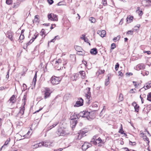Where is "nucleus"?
I'll use <instances>...</instances> for the list:
<instances>
[{
    "label": "nucleus",
    "instance_id": "nucleus-1",
    "mask_svg": "<svg viewBox=\"0 0 151 151\" xmlns=\"http://www.w3.org/2000/svg\"><path fill=\"white\" fill-rule=\"evenodd\" d=\"M57 134L59 136H65L69 134L67 131L62 128H60L58 129Z\"/></svg>",
    "mask_w": 151,
    "mask_h": 151
},
{
    "label": "nucleus",
    "instance_id": "nucleus-2",
    "mask_svg": "<svg viewBox=\"0 0 151 151\" xmlns=\"http://www.w3.org/2000/svg\"><path fill=\"white\" fill-rule=\"evenodd\" d=\"M26 98V96L25 95H24L23 99H22V101L23 102V104H22V107H20V110L19 111V112L18 115V116L19 115V114H21V115L22 116L24 114V111L25 110V107L24 106L25 104V100Z\"/></svg>",
    "mask_w": 151,
    "mask_h": 151
},
{
    "label": "nucleus",
    "instance_id": "nucleus-3",
    "mask_svg": "<svg viewBox=\"0 0 151 151\" xmlns=\"http://www.w3.org/2000/svg\"><path fill=\"white\" fill-rule=\"evenodd\" d=\"M61 80V79L60 78L56 77L55 76H52L50 80L51 83L53 85H55L58 84Z\"/></svg>",
    "mask_w": 151,
    "mask_h": 151
},
{
    "label": "nucleus",
    "instance_id": "nucleus-4",
    "mask_svg": "<svg viewBox=\"0 0 151 151\" xmlns=\"http://www.w3.org/2000/svg\"><path fill=\"white\" fill-rule=\"evenodd\" d=\"M90 89V88H88L85 90V96L88 99V102H90L89 99L91 97Z\"/></svg>",
    "mask_w": 151,
    "mask_h": 151
},
{
    "label": "nucleus",
    "instance_id": "nucleus-5",
    "mask_svg": "<svg viewBox=\"0 0 151 151\" xmlns=\"http://www.w3.org/2000/svg\"><path fill=\"white\" fill-rule=\"evenodd\" d=\"M87 132V130H86L85 129L81 130L80 131V132L78 133V139H81L82 137L86 136V134Z\"/></svg>",
    "mask_w": 151,
    "mask_h": 151
},
{
    "label": "nucleus",
    "instance_id": "nucleus-6",
    "mask_svg": "<svg viewBox=\"0 0 151 151\" xmlns=\"http://www.w3.org/2000/svg\"><path fill=\"white\" fill-rule=\"evenodd\" d=\"M70 120L71 126L72 128H74L77 123L76 118H72Z\"/></svg>",
    "mask_w": 151,
    "mask_h": 151
},
{
    "label": "nucleus",
    "instance_id": "nucleus-7",
    "mask_svg": "<svg viewBox=\"0 0 151 151\" xmlns=\"http://www.w3.org/2000/svg\"><path fill=\"white\" fill-rule=\"evenodd\" d=\"M6 37L9 38L11 41H13L14 40L12 38V36L13 35V33L10 31L7 32L6 34Z\"/></svg>",
    "mask_w": 151,
    "mask_h": 151
},
{
    "label": "nucleus",
    "instance_id": "nucleus-8",
    "mask_svg": "<svg viewBox=\"0 0 151 151\" xmlns=\"http://www.w3.org/2000/svg\"><path fill=\"white\" fill-rule=\"evenodd\" d=\"M83 100L82 98H80L78 101H76L75 104L74 105V107H79L83 105Z\"/></svg>",
    "mask_w": 151,
    "mask_h": 151
},
{
    "label": "nucleus",
    "instance_id": "nucleus-9",
    "mask_svg": "<svg viewBox=\"0 0 151 151\" xmlns=\"http://www.w3.org/2000/svg\"><path fill=\"white\" fill-rule=\"evenodd\" d=\"M75 48L76 51H77L78 52H82V53L79 54V55H83L85 53L84 51L83 50L81 51V50H82L81 47L78 46H75Z\"/></svg>",
    "mask_w": 151,
    "mask_h": 151
},
{
    "label": "nucleus",
    "instance_id": "nucleus-10",
    "mask_svg": "<svg viewBox=\"0 0 151 151\" xmlns=\"http://www.w3.org/2000/svg\"><path fill=\"white\" fill-rule=\"evenodd\" d=\"M50 89L48 88H46L44 91V98L46 99L49 97L50 96Z\"/></svg>",
    "mask_w": 151,
    "mask_h": 151
},
{
    "label": "nucleus",
    "instance_id": "nucleus-11",
    "mask_svg": "<svg viewBox=\"0 0 151 151\" xmlns=\"http://www.w3.org/2000/svg\"><path fill=\"white\" fill-rule=\"evenodd\" d=\"M142 4L145 6H150L151 3V0H143L142 2Z\"/></svg>",
    "mask_w": 151,
    "mask_h": 151
},
{
    "label": "nucleus",
    "instance_id": "nucleus-12",
    "mask_svg": "<svg viewBox=\"0 0 151 151\" xmlns=\"http://www.w3.org/2000/svg\"><path fill=\"white\" fill-rule=\"evenodd\" d=\"M79 74L78 73H74L70 77V79L72 81H76L77 78L79 77Z\"/></svg>",
    "mask_w": 151,
    "mask_h": 151
},
{
    "label": "nucleus",
    "instance_id": "nucleus-13",
    "mask_svg": "<svg viewBox=\"0 0 151 151\" xmlns=\"http://www.w3.org/2000/svg\"><path fill=\"white\" fill-rule=\"evenodd\" d=\"M97 110H94L93 111H92L91 112H89L87 111H85L84 114V117L86 118L87 119H88L90 118L89 115L91 114L92 112L93 111H96Z\"/></svg>",
    "mask_w": 151,
    "mask_h": 151
},
{
    "label": "nucleus",
    "instance_id": "nucleus-14",
    "mask_svg": "<svg viewBox=\"0 0 151 151\" xmlns=\"http://www.w3.org/2000/svg\"><path fill=\"white\" fill-rule=\"evenodd\" d=\"M97 33L102 37H104L106 34V32L105 30H98Z\"/></svg>",
    "mask_w": 151,
    "mask_h": 151
},
{
    "label": "nucleus",
    "instance_id": "nucleus-15",
    "mask_svg": "<svg viewBox=\"0 0 151 151\" xmlns=\"http://www.w3.org/2000/svg\"><path fill=\"white\" fill-rule=\"evenodd\" d=\"M90 52L92 55H96L97 53L98 52L96 48H94L91 50Z\"/></svg>",
    "mask_w": 151,
    "mask_h": 151
},
{
    "label": "nucleus",
    "instance_id": "nucleus-16",
    "mask_svg": "<svg viewBox=\"0 0 151 151\" xmlns=\"http://www.w3.org/2000/svg\"><path fill=\"white\" fill-rule=\"evenodd\" d=\"M137 68H139V70L143 69L145 68V65L143 63L139 64L137 66Z\"/></svg>",
    "mask_w": 151,
    "mask_h": 151
},
{
    "label": "nucleus",
    "instance_id": "nucleus-17",
    "mask_svg": "<svg viewBox=\"0 0 151 151\" xmlns=\"http://www.w3.org/2000/svg\"><path fill=\"white\" fill-rule=\"evenodd\" d=\"M133 16H128L127 18V23H130L132 21Z\"/></svg>",
    "mask_w": 151,
    "mask_h": 151
},
{
    "label": "nucleus",
    "instance_id": "nucleus-18",
    "mask_svg": "<svg viewBox=\"0 0 151 151\" xmlns=\"http://www.w3.org/2000/svg\"><path fill=\"white\" fill-rule=\"evenodd\" d=\"M85 113V111H81L78 115H76V116L78 119H79V117H84V114Z\"/></svg>",
    "mask_w": 151,
    "mask_h": 151
},
{
    "label": "nucleus",
    "instance_id": "nucleus-19",
    "mask_svg": "<svg viewBox=\"0 0 151 151\" xmlns=\"http://www.w3.org/2000/svg\"><path fill=\"white\" fill-rule=\"evenodd\" d=\"M141 134L142 135V137L143 139L145 140H146L147 142V143H149V139L148 138H147L146 136L144 135V133H141Z\"/></svg>",
    "mask_w": 151,
    "mask_h": 151
},
{
    "label": "nucleus",
    "instance_id": "nucleus-20",
    "mask_svg": "<svg viewBox=\"0 0 151 151\" xmlns=\"http://www.w3.org/2000/svg\"><path fill=\"white\" fill-rule=\"evenodd\" d=\"M82 149L83 150H86L89 147L88 145H87L86 142H85L84 144L82 146Z\"/></svg>",
    "mask_w": 151,
    "mask_h": 151
},
{
    "label": "nucleus",
    "instance_id": "nucleus-21",
    "mask_svg": "<svg viewBox=\"0 0 151 151\" xmlns=\"http://www.w3.org/2000/svg\"><path fill=\"white\" fill-rule=\"evenodd\" d=\"M62 60L60 59H59L57 60L56 61V66L58 65H60L62 64Z\"/></svg>",
    "mask_w": 151,
    "mask_h": 151
},
{
    "label": "nucleus",
    "instance_id": "nucleus-22",
    "mask_svg": "<svg viewBox=\"0 0 151 151\" xmlns=\"http://www.w3.org/2000/svg\"><path fill=\"white\" fill-rule=\"evenodd\" d=\"M37 72H36L35 75L34 76L33 79V83L34 84V85L35 86L36 84V82L37 81Z\"/></svg>",
    "mask_w": 151,
    "mask_h": 151
},
{
    "label": "nucleus",
    "instance_id": "nucleus-23",
    "mask_svg": "<svg viewBox=\"0 0 151 151\" xmlns=\"http://www.w3.org/2000/svg\"><path fill=\"white\" fill-rule=\"evenodd\" d=\"M139 7L137 8V9H138L137 10L136 12L140 16H141L143 14V13L141 10H139Z\"/></svg>",
    "mask_w": 151,
    "mask_h": 151
},
{
    "label": "nucleus",
    "instance_id": "nucleus-24",
    "mask_svg": "<svg viewBox=\"0 0 151 151\" xmlns=\"http://www.w3.org/2000/svg\"><path fill=\"white\" fill-rule=\"evenodd\" d=\"M52 18V21H57L58 20L57 16L56 14H53Z\"/></svg>",
    "mask_w": 151,
    "mask_h": 151
},
{
    "label": "nucleus",
    "instance_id": "nucleus-25",
    "mask_svg": "<svg viewBox=\"0 0 151 151\" xmlns=\"http://www.w3.org/2000/svg\"><path fill=\"white\" fill-rule=\"evenodd\" d=\"M82 36V37H81V38L82 40H83L85 42H88V38H86L85 35H83Z\"/></svg>",
    "mask_w": 151,
    "mask_h": 151
},
{
    "label": "nucleus",
    "instance_id": "nucleus-26",
    "mask_svg": "<svg viewBox=\"0 0 151 151\" xmlns=\"http://www.w3.org/2000/svg\"><path fill=\"white\" fill-rule=\"evenodd\" d=\"M79 73L81 75L83 78H85V73L84 71H80Z\"/></svg>",
    "mask_w": 151,
    "mask_h": 151
},
{
    "label": "nucleus",
    "instance_id": "nucleus-27",
    "mask_svg": "<svg viewBox=\"0 0 151 151\" xmlns=\"http://www.w3.org/2000/svg\"><path fill=\"white\" fill-rule=\"evenodd\" d=\"M39 16L38 15H35V19L34 21H33V23H34L35 22H39L38 21V17Z\"/></svg>",
    "mask_w": 151,
    "mask_h": 151
},
{
    "label": "nucleus",
    "instance_id": "nucleus-28",
    "mask_svg": "<svg viewBox=\"0 0 151 151\" xmlns=\"http://www.w3.org/2000/svg\"><path fill=\"white\" fill-rule=\"evenodd\" d=\"M34 41V39H31L26 44V48H27L28 45H30Z\"/></svg>",
    "mask_w": 151,
    "mask_h": 151
},
{
    "label": "nucleus",
    "instance_id": "nucleus-29",
    "mask_svg": "<svg viewBox=\"0 0 151 151\" xmlns=\"http://www.w3.org/2000/svg\"><path fill=\"white\" fill-rule=\"evenodd\" d=\"M52 13H50V14H48V18L49 19H50V20H51V21H52V15H53Z\"/></svg>",
    "mask_w": 151,
    "mask_h": 151
},
{
    "label": "nucleus",
    "instance_id": "nucleus-30",
    "mask_svg": "<svg viewBox=\"0 0 151 151\" xmlns=\"http://www.w3.org/2000/svg\"><path fill=\"white\" fill-rule=\"evenodd\" d=\"M96 141L98 142V144H99L100 143H101L102 144L104 143V142H103L100 137H99Z\"/></svg>",
    "mask_w": 151,
    "mask_h": 151
},
{
    "label": "nucleus",
    "instance_id": "nucleus-31",
    "mask_svg": "<svg viewBox=\"0 0 151 151\" xmlns=\"http://www.w3.org/2000/svg\"><path fill=\"white\" fill-rule=\"evenodd\" d=\"M45 144L44 145V146L46 147H49L51 146V143L48 142H45Z\"/></svg>",
    "mask_w": 151,
    "mask_h": 151
},
{
    "label": "nucleus",
    "instance_id": "nucleus-32",
    "mask_svg": "<svg viewBox=\"0 0 151 151\" xmlns=\"http://www.w3.org/2000/svg\"><path fill=\"white\" fill-rule=\"evenodd\" d=\"M58 37V39H60V37H59V36H58V35H57L56 36H55L54 37V38H53V39H52L50 41V42H49L48 43V44L49 45V43L50 42H54L55 40V39L57 38Z\"/></svg>",
    "mask_w": 151,
    "mask_h": 151
},
{
    "label": "nucleus",
    "instance_id": "nucleus-33",
    "mask_svg": "<svg viewBox=\"0 0 151 151\" xmlns=\"http://www.w3.org/2000/svg\"><path fill=\"white\" fill-rule=\"evenodd\" d=\"M147 99L149 101H151V92L148 93Z\"/></svg>",
    "mask_w": 151,
    "mask_h": 151
},
{
    "label": "nucleus",
    "instance_id": "nucleus-34",
    "mask_svg": "<svg viewBox=\"0 0 151 151\" xmlns=\"http://www.w3.org/2000/svg\"><path fill=\"white\" fill-rule=\"evenodd\" d=\"M14 95H13L12 96V97H11L9 99V101H10V102H12V103H14V101H13V100H14Z\"/></svg>",
    "mask_w": 151,
    "mask_h": 151
},
{
    "label": "nucleus",
    "instance_id": "nucleus-35",
    "mask_svg": "<svg viewBox=\"0 0 151 151\" xmlns=\"http://www.w3.org/2000/svg\"><path fill=\"white\" fill-rule=\"evenodd\" d=\"M109 77H108L107 79H106V81L105 83V86H107L109 83Z\"/></svg>",
    "mask_w": 151,
    "mask_h": 151
},
{
    "label": "nucleus",
    "instance_id": "nucleus-36",
    "mask_svg": "<svg viewBox=\"0 0 151 151\" xmlns=\"http://www.w3.org/2000/svg\"><path fill=\"white\" fill-rule=\"evenodd\" d=\"M119 99L120 101H122L123 100V96L122 94L120 93L119 96Z\"/></svg>",
    "mask_w": 151,
    "mask_h": 151
},
{
    "label": "nucleus",
    "instance_id": "nucleus-37",
    "mask_svg": "<svg viewBox=\"0 0 151 151\" xmlns=\"http://www.w3.org/2000/svg\"><path fill=\"white\" fill-rule=\"evenodd\" d=\"M40 35L42 36L43 35H46V34L45 35V30L44 29H42L41 30V31L40 32Z\"/></svg>",
    "mask_w": 151,
    "mask_h": 151
},
{
    "label": "nucleus",
    "instance_id": "nucleus-38",
    "mask_svg": "<svg viewBox=\"0 0 151 151\" xmlns=\"http://www.w3.org/2000/svg\"><path fill=\"white\" fill-rule=\"evenodd\" d=\"M124 131L123 130L122 125L121 124V128L119 130V132L121 134H123L124 133Z\"/></svg>",
    "mask_w": 151,
    "mask_h": 151
},
{
    "label": "nucleus",
    "instance_id": "nucleus-39",
    "mask_svg": "<svg viewBox=\"0 0 151 151\" xmlns=\"http://www.w3.org/2000/svg\"><path fill=\"white\" fill-rule=\"evenodd\" d=\"M89 20L91 21V22L92 23H95L96 21L95 19L93 17H90L89 18Z\"/></svg>",
    "mask_w": 151,
    "mask_h": 151
},
{
    "label": "nucleus",
    "instance_id": "nucleus-40",
    "mask_svg": "<svg viewBox=\"0 0 151 151\" xmlns=\"http://www.w3.org/2000/svg\"><path fill=\"white\" fill-rule=\"evenodd\" d=\"M147 85L146 86V87L147 88V89L151 87V81L149 82L148 83H147Z\"/></svg>",
    "mask_w": 151,
    "mask_h": 151
},
{
    "label": "nucleus",
    "instance_id": "nucleus-41",
    "mask_svg": "<svg viewBox=\"0 0 151 151\" xmlns=\"http://www.w3.org/2000/svg\"><path fill=\"white\" fill-rule=\"evenodd\" d=\"M116 47V45L115 44L113 43L111 44V49H114Z\"/></svg>",
    "mask_w": 151,
    "mask_h": 151
},
{
    "label": "nucleus",
    "instance_id": "nucleus-42",
    "mask_svg": "<svg viewBox=\"0 0 151 151\" xmlns=\"http://www.w3.org/2000/svg\"><path fill=\"white\" fill-rule=\"evenodd\" d=\"M12 0H6V3L8 5L11 4H12Z\"/></svg>",
    "mask_w": 151,
    "mask_h": 151
},
{
    "label": "nucleus",
    "instance_id": "nucleus-43",
    "mask_svg": "<svg viewBox=\"0 0 151 151\" xmlns=\"http://www.w3.org/2000/svg\"><path fill=\"white\" fill-rule=\"evenodd\" d=\"M133 30H131L129 31H128L127 33V34L128 35H132L133 34Z\"/></svg>",
    "mask_w": 151,
    "mask_h": 151
},
{
    "label": "nucleus",
    "instance_id": "nucleus-44",
    "mask_svg": "<svg viewBox=\"0 0 151 151\" xmlns=\"http://www.w3.org/2000/svg\"><path fill=\"white\" fill-rule=\"evenodd\" d=\"M38 144V146H39L40 147L42 146H44V145L45 144V143L44 142H40Z\"/></svg>",
    "mask_w": 151,
    "mask_h": 151
},
{
    "label": "nucleus",
    "instance_id": "nucleus-45",
    "mask_svg": "<svg viewBox=\"0 0 151 151\" xmlns=\"http://www.w3.org/2000/svg\"><path fill=\"white\" fill-rule=\"evenodd\" d=\"M119 65L118 63H117L115 66V69L116 71L118 70V68L119 67Z\"/></svg>",
    "mask_w": 151,
    "mask_h": 151
},
{
    "label": "nucleus",
    "instance_id": "nucleus-46",
    "mask_svg": "<svg viewBox=\"0 0 151 151\" xmlns=\"http://www.w3.org/2000/svg\"><path fill=\"white\" fill-rule=\"evenodd\" d=\"M24 38V34H21L19 37V39L21 40H23Z\"/></svg>",
    "mask_w": 151,
    "mask_h": 151
},
{
    "label": "nucleus",
    "instance_id": "nucleus-47",
    "mask_svg": "<svg viewBox=\"0 0 151 151\" xmlns=\"http://www.w3.org/2000/svg\"><path fill=\"white\" fill-rule=\"evenodd\" d=\"M139 106L137 105V106H135L134 108L135 109V111H136L137 112H138L139 111Z\"/></svg>",
    "mask_w": 151,
    "mask_h": 151
},
{
    "label": "nucleus",
    "instance_id": "nucleus-48",
    "mask_svg": "<svg viewBox=\"0 0 151 151\" xmlns=\"http://www.w3.org/2000/svg\"><path fill=\"white\" fill-rule=\"evenodd\" d=\"M120 36L119 35L117 37H114L113 39V40L114 41L117 40H119L120 39Z\"/></svg>",
    "mask_w": 151,
    "mask_h": 151
},
{
    "label": "nucleus",
    "instance_id": "nucleus-49",
    "mask_svg": "<svg viewBox=\"0 0 151 151\" xmlns=\"http://www.w3.org/2000/svg\"><path fill=\"white\" fill-rule=\"evenodd\" d=\"M58 124V123H56L55 124H54L50 126V128L49 129H48V130H49L51 129H52V128L55 127V126H56Z\"/></svg>",
    "mask_w": 151,
    "mask_h": 151
},
{
    "label": "nucleus",
    "instance_id": "nucleus-50",
    "mask_svg": "<svg viewBox=\"0 0 151 151\" xmlns=\"http://www.w3.org/2000/svg\"><path fill=\"white\" fill-rule=\"evenodd\" d=\"M47 1L50 5L52 4L54 2L53 0H47Z\"/></svg>",
    "mask_w": 151,
    "mask_h": 151
},
{
    "label": "nucleus",
    "instance_id": "nucleus-51",
    "mask_svg": "<svg viewBox=\"0 0 151 151\" xmlns=\"http://www.w3.org/2000/svg\"><path fill=\"white\" fill-rule=\"evenodd\" d=\"M140 25L139 24L137 25V26H136L134 27V29L137 30L140 27Z\"/></svg>",
    "mask_w": 151,
    "mask_h": 151
},
{
    "label": "nucleus",
    "instance_id": "nucleus-52",
    "mask_svg": "<svg viewBox=\"0 0 151 151\" xmlns=\"http://www.w3.org/2000/svg\"><path fill=\"white\" fill-rule=\"evenodd\" d=\"M118 73L119 76H122L123 75L122 72L121 71V70L119 71Z\"/></svg>",
    "mask_w": 151,
    "mask_h": 151
},
{
    "label": "nucleus",
    "instance_id": "nucleus-53",
    "mask_svg": "<svg viewBox=\"0 0 151 151\" xmlns=\"http://www.w3.org/2000/svg\"><path fill=\"white\" fill-rule=\"evenodd\" d=\"M129 144L130 145H131V143H132V144H131V145L134 146V145H136V143L135 142H132L131 141L129 140Z\"/></svg>",
    "mask_w": 151,
    "mask_h": 151
},
{
    "label": "nucleus",
    "instance_id": "nucleus-54",
    "mask_svg": "<svg viewBox=\"0 0 151 151\" xmlns=\"http://www.w3.org/2000/svg\"><path fill=\"white\" fill-rule=\"evenodd\" d=\"M102 3L104 5H105L107 4L106 0H102Z\"/></svg>",
    "mask_w": 151,
    "mask_h": 151
},
{
    "label": "nucleus",
    "instance_id": "nucleus-55",
    "mask_svg": "<svg viewBox=\"0 0 151 151\" xmlns=\"http://www.w3.org/2000/svg\"><path fill=\"white\" fill-rule=\"evenodd\" d=\"M144 53H147V54L149 55L151 53V52L150 51H144Z\"/></svg>",
    "mask_w": 151,
    "mask_h": 151
},
{
    "label": "nucleus",
    "instance_id": "nucleus-56",
    "mask_svg": "<svg viewBox=\"0 0 151 151\" xmlns=\"http://www.w3.org/2000/svg\"><path fill=\"white\" fill-rule=\"evenodd\" d=\"M132 105L134 107V108L136 106H137V105L136 102H134L132 103Z\"/></svg>",
    "mask_w": 151,
    "mask_h": 151
},
{
    "label": "nucleus",
    "instance_id": "nucleus-57",
    "mask_svg": "<svg viewBox=\"0 0 151 151\" xmlns=\"http://www.w3.org/2000/svg\"><path fill=\"white\" fill-rule=\"evenodd\" d=\"M23 87L24 88L23 89L24 91L26 89L27 86L25 84H23Z\"/></svg>",
    "mask_w": 151,
    "mask_h": 151
},
{
    "label": "nucleus",
    "instance_id": "nucleus-58",
    "mask_svg": "<svg viewBox=\"0 0 151 151\" xmlns=\"http://www.w3.org/2000/svg\"><path fill=\"white\" fill-rule=\"evenodd\" d=\"M18 6V4H17L16 5V4L15 3H14L12 7L13 8H16Z\"/></svg>",
    "mask_w": 151,
    "mask_h": 151
},
{
    "label": "nucleus",
    "instance_id": "nucleus-59",
    "mask_svg": "<svg viewBox=\"0 0 151 151\" xmlns=\"http://www.w3.org/2000/svg\"><path fill=\"white\" fill-rule=\"evenodd\" d=\"M91 142H93V144L94 145H96L98 144V142L96 141H91Z\"/></svg>",
    "mask_w": 151,
    "mask_h": 151
},
{
    "label": "nucleus",
    "instance_id": "nucleus-60",
    "mask_svg": "<svg viewBox=\"0 0 151 151\" xmlns=\"http://www.w3.org/2000/svg\"><path fill=\"white\" fill-rule=\"evenodd\" d=\"M34 36H35V37H33L32 38V39H34V40L38 37V34H37L36 35V34H35Z\"/></svg>",
    "mask_w": 151,
    "mask_h": 151
},
{
    "label": "nucleus",
    "instance_id": "nucleus-61",
    "mask_svg": "<svg viewBox=\"0 0 151 151\" xmlns=\"http://www.w3.org/2000/svg\"><path fill=\"white\" fill-rule=\"evenodd\" d=\"M30 133V132L29 131L27 133V134L25 135H24V136H23L24 137H25V138H27V135H29V134Z\"/></svg>",
    "mask_w": 151,
    "mask_h": 151
},
{
    "label": "nucleus",
    "instance_id": "nucleus-62",
    "mask_svg": "<svg viewBox=\"0 0 151 151\" xmlns=\"http://www.w3.org/2000/svg\"><path fill=\"white\" fill-rule=\"evenodd\" d=\"M126 74L127 75H128L129 76L132 75H133V74L132 73H126Z\"/></svg>",
    "mask_w": 151,
    "mask_h": 151
},
{
    "label": "nucleus",
    "instance_id": "nucleus-63",
    "mask_svg": "<svg viewBox=\"0 0 151 151\" xmlns=\"http://www.w3.org/2000/svg\"><path fill=\"white\" fill-rule=\"evenodd\" d=\"M53 26H54V27H55V24H51V27L50 28V29H53L54 28V27H53Z\"/></svg>",
    "mask_w": 151,
    "mask_h": 151
},
{
    "label": "nucleus",
    "instance_id": "nucleus-64",
    "mask_svg": "<svg viewBox=\"0 0 151 151\" xmlns=\"http://www.w3.org/2000/svg\"><path fill=\"white\" fill-rule=\"evenodd\" d=\"M63 150L62 148H60L59 149L57 150H54L53 151H61Z\"/></svg>",
    "mask_w": 151,
    "mask_h": 151
}]
</instances>
